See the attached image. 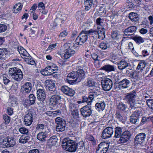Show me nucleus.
<instances>
[{"instance_id": "51", "label": "nucleus", "mask_w": 153, "mask_h": 153, "mask_svg": "<svg viewBox=\"0 0 153 153\" xmlns=\"http://www.w3.org/2000/svg\"><path fill=\"white\" fill-rule=\"evenodd\" d=\"M126 106L122 102H120L117 105V108L122 111H124L126 108Z\"/></svg>"}, {"instance_id": "30", "label": "nucleus", "mask_w": 153, "mask_h": 153, "mask_svg": "<svg viewBox=\"0 0 153 153\" xmlns=\"http://www.w3.org/2000/svg\"><path fill=\"white\" fill-rule=\"evenodd\" d=\"M95 82L93 79L88 78L83 83V85L88 87H93L94 85Z\"/></svg>"}, {"instance_id": "2", "label": "nucleus", "mask_w": 153, "mask_h": 153, "mask_svg": "<svg viewBox=\"0 0 153 153\" xmlns=\"http://www.w3.org/2000/svg\"><path fill=\"white\" fill-rule=\"evenodd\" d=\"M55 121L57 124L56 128L57 131H62L65 130L66 121L65 120L58 117L55 119Z\"/></svg>"}, {"instance_id": "35", "label": "nucleus", "mask_w": 153, "mask_h": 153, "mask_svg": "<svg viewBox=\"0 0 153 153\" xmlns=\"http://www.w3.org/2000/svg\"><path fill=\"white\" fill-rule=\"evenodd\" d=\"M132 39L136 43L138 44L143 43L144 42V39L143 38L137 35L132 36Z\"/></svg>"}, {"instance_id": "27", "label": "nucleus", "mask_w": 153, "mask_h": 153, "mask_svg": "<svg viewBox=\"0 0 153 153\" xmlns=\"http://www.w3.org/2000/svg\"><path fill=\"white\" fill-rule=\"evenodd\" d=\"M58 139L56 136H53L48 140V145L53 146L55 145L57 142Z\"/></svg>"}, {"instance_id": "52", "label": "nucleus", "mask_w": 153, "mask_h": 153, "mask_svg": "<svg viewBox=\"0 0 153 153\" xmlns=\"http://www.w3.org/2000/svg\"><path fill=\"white\" fill-rule=\"evenodd\" d=\"M131 75L132 76L131 77L137 80H138L141 78L140 76L139 75V73L138 72H133Z\"/></svg>"}, {"instance_id": "13", "label": "nucleus", "mask_w": 153, "mask_h": 153, "mask_svg": "<svg viewBox=\"0 0 153 153\" xmlns=\"http://www.w3.org/2000/svg\"><path fill=\"white\" fill-rule=\"evenodd\" d=\"M146 134L143 133L138 134L135 138V142L137 144H141L145 141Z\"/></svg>"}, {"instance_id": "14", "label": "nucleus", "mask_w": 153, "mask_h": 153, "mask_svg": "<svg viewBox=\"0 0 153 153\" xmlns=\"http://www.w3.org/2000/svg\"><path fill=\"white\" fill-rule=\"evenodd\" d=\"M21 91L24 94L29 93L32 89V85L30 82H27L22 86Z\"/></svg>"}, {"instance_id": "58", "label": "nucleus", "mask_w": 153, "mask_h": 153, "mask_svg": "<svg viewBox=\"0 0 153 153\" xmlns=\"http://www.w3.org/2000/svg\"><path fill=\"white\" fill-rule=\"evenodd\" d=\"M33 120L24 119V122L25 125L29 126L31 125L33 122Z\"/></svg>"}, {"instance_id": "61", "label": "nucleus", "mask_w": 153, "mask_h": 153, "mask_svg": "<svg viewBox=\"0 0 153 153\" xmlns=\"http://www.w3.org/2000/svg\"><path fill=\"white\" fill-rule=\"evenodd\" d=\"M146 103L148 106L153 109V99L148 100Z\"/></svg>"}, {"instance_id": "18", "label": "nucleus", "mask_w": 153, "mask_h": 153, "mask_svg": "<svg viewBox=\"0 0 153 153\" xmlns=\"http://www.w3.org/2000/svg\"><path fill=\"white\" fill-rule=\"evenodd\" d=\"M37 98L41 101L44 100L45 98L46 95L44 91L41 89H39L37 91Z\"/></svg>"}, {"instance_id": "28", "label": "nucleus", "mask_w": 153, "mask_h": 153, "mask_svg": "<svg viewBox=\"0 0 153 153\" xmlns=\"http://www.w3.org/2000/svg\"><path fill=\"white\" fill-rule=\"evenodd\" d=\"M47 133L46 132H41L39 133L37 136V139L41 141H45L47 137Z\"/></svg>"}, {"instance_id": "49", "label": "nucleus", "mask_w": 153, "mask_h": 153, "mask_svg": "<svg viewBox=\"0 0 153 153\" xmlns=\"http://www.w3.org/2000/svg\"><path fill=\"white\" fill-rule=\"evenodd\" d=\"M16 101L13 97H11L9 100V104L10 105L14 106L16 104Z\"/></svg>"}, {"instance_id": "46", "label": "nucleus", "mask_w": 153, "mask_h": 153, "mask_svg": "<svg viewBox=\"0 0 153 153\" xmlns=\"http://www.w3.org/2000/svg\"><path fill=\"white\" fill-rule=\"evenodd\" d=\"M77 72L76 71H73L68 74V77L72 79H77Z\"/></svg>"}, {"instance_id": "43", "label": "nucleus", "mask_w": 153, "mask_h": 153, "mask_svg": "<svg viewBox=\"0 0 153 153\" xmlns=\"http://www.w3.org/2000/svg\"><path fill=\"white\" fill-rule=\"evenodd\" d=\"M130 121L131 123L134 124L139 122V119L133 116L132 114L130 117Z\"/></svg>"}, {"instance_id": "63", "label": "nucleus", "mask_w": 153, "mask_h": 153, "mask_svg": "<svg viewBox=\"0 0 153 153\" xmlns=\"http://www.w3.org/2000/svg\"><path fill=\"white\" fill-rule=\"evenodd\" d=\"M84 145L83 141H81L77 144H76V147L79 149H82L84 148Z\"/></svg>"}, {"instance_id": "38", "label": "nucleus", "mask_w": 153, "mask_h": 153, "mask_svg": "<svg viewBox=\"0 0 153 153\" xmlns=\"http://www.w3.org/2000/svg\"><path fill=\"white\" fill-rule=\"evenodd\" d=\"M24 60L25 62L31 65H35L36 64L34 60L32 58L31 56L30 55L27 57L25 58Z\"/></svg>"}, {"instance_id": "59", "label": "nucleus", "mask_w": 153, "mask_h": 153, "mask_svg": "<svg viewBox=\"0 0 153 153\" xmlns=\"http://www.w3.org/2000/svg\"><path fill=\"white\" fill-rule=\"evenodd\" d=\"M88 34L93 35L94 34H97V30L94 29H91L90 30L86 31Z\"/></svg>"}, {"instance_id": "50", "label": "nucleus", "mask_w": 153, "mask_h": 153, "mask_svg": "<svg viewBox=\"0 0 153 153\" xmlns=\"http://www.w3.org/2000/svg\"><path fill=\"white\" fill-rule=\"evenodd\" d=\"M104 20L101 17L97 18L96 20V23L97 25L102 26L103 25V22Z\"/></svg>"}, {"instance_id": "24", "label": "nucleus", "mask_w": 153, "mask_h": 153, "mask_svg": "<svg viewBox=\"0 0 153 153\" xmlns=\"http://www.w3.org/2000/svg\"><path fill=\"white\" fill-rule=\"evenodd\" d=\"M61 97L58 95L52 96L50 98V103L51 104L55 105L57 104L58 101L60 100Z\"/></svg>"}, {"instance_id": "62", "label": "nucleus", "mask_w": 153, "mask_h": 153, "mask_svg": "<svg viewBox=\"0 0 153 153\" xmlns=\"http://www.w3.org/2000/svg\"><path fill=\"white\" fill-rule=\"evenodd\" d=\"M75 93L74 91L70 88H68V95L72 96Z\"/></svg>"}, {"instance_id": "15", "label": "nucleus", "mask_w": 153, "mask_h": 153, "mask_svg": "<svg viewBox=\"0 0 153 153\" xmlns=\"http://www.w3.org/2000/svg\"><path fill=\"white\" fill-rule=\"evenodd\" d=\"M136 97V93L135 91H133L126 94L125 97V99L127 102L135 100V98Z\"/></svg>"}, {"instance_id": "39", "label": "nucleus", "mask_w": 153, "mask_h": 153, "mask_svg": "<svg viewBox=\"0 0 153 153\" xmlns=\"http://www.w3.org/2000/svg\"><path fill=\"white\" fill-rule=\"evenodd\" d=\"M69 113L74 118L77 119L79 118V111L78 109L70 111Z\"/></svg>"}, {"instance_id": "45", "label": "nucleus", "mask_w": 153, "mask_h": 153, "mask_svg": "<svg viewBox=\"0 0 153 153\" xmlns=\"http://www.w3.org/2000/svg\"><path fill=\"white\" fill-rule=\"evenodd\" d=\"M123 136L125 137L128 141L130 139L131 134L129 131H125L123 132L121 134Z\"/></svg>"}, {"instance_id": "5", "label": "nucleus", "mask_w": 153, "mask_h": 153, "mask_svg": "<svg viewBox=\"0 0 153 153\" xmlns=\"http://www.w3.org/2000/svg\"><path fill=\"white\" fill-rule=\"evenodd\" d=\"M101 85L103 89L105 91H108L111 88L113 84L111 79L106 78L102 81Z\"/></svg>"}, {"instance_id": "55", "label": "nucleus", "mask_w": 153, "mask_h": 153, "mask_svg": "<svg viewBox=\"0 0 153 153\" xmlns=\"http://www.w3.org/2000/svg\"><path fill=\"white\" fill-rule=\"evenodd\" d=\"M62 146L63 149L67 150V138H65L62 140Z\"/></svg>"}, {"instance_id": "17", "label": "nucleus", "mask_w": 153, "mask_h": 153, "mask_svg": "<svg viewBox=\"0 0 153 153\" xmlns=\"http://www.w3.org/2000/svg\"><path fill=\"white\" fill-rule=\"evenodd\" d=\"M17 50L19 52L21 55V57L24 59L30 55L22 47H18Z\"/></svg>"}, {"instance_id": "48", "label": "nucleus", "mask_w": 153, "mask_h": 153, "mask_svg": "<svg viewBox=\"0 0 153 153\" xmlns=\"http://www.w3.org/2000/svg\"><path fill=\"white\" fill-rule=\"evenodd\" d=\"M29 100L30 105L33 104L35 102L36 97L33 94H31L29 96Z\"/></svg>"}, {"instance_id": "4", "label": "nucleus", "mask_w": 153, "mask_h": 153, "mask_svg": "<svg viewBox=\"0 0 153 153\" xmlns=\"http://www.w3.org/2000/svg\"><path fill=\"white\" fill-rule=\"evenodd\" d=\"M87 34L86 31H82L76 39V43L80 45L84 43L87 39Z\"/></svg>"}, {"instance_id": "23", "label": "nucleus", "mask_w": 153, "mask_h": 153, "mask_svg": "<svg viewBox=\"0 0 153 153\" xmlns=\"http://www.w3.org/2000/svg\"><path fill=\"white\" fill-rule=\"evenodd\" d=\"M105 104L104 102L100 101L95 105L96 109L99 111H102L105 109Z\"/></svg>"}, {"instance_id": "32", "label": "nucleus", "mask_w": 153, "mask_h": 153, "mask_svg": "<svg viewBox=\"0 0 153 153\" xmlns=\"http://www.w3.org/2000/svg\"><path fill=\"white\" fill-rule=\"evenodd\" d=\"M67 49H65L64 51H63L61 54V57L63 59V60H62L61 61L60 64L62 65H65V62L67 61Z\"/></svg>"}, {"instance_id": "31", "label": "nucleus", "mask_w": 153, "mask_h": 153, "mask_svg": "<svg viewBox=\"0 0 153 153\" xmlns=\"http://www.w3.org/2000/svg\"><path fill=\"white\" fill-rule=\"evenodd\" d=\"M128 17L132 22H136L139 19L138 15L135 13L132 12L129 14Z\"/></svg>"}, {"instance_id": "34", "label": "nucleus", "mask_w": 153, "mask_h": 153, "mask_svg": "<svg viewBox=\"0 0 153 153\" xmlns=\"http://www.w3.org/2000/svg\"><path fill=\"white\" fill-rule=\"evenodd\" d=\"M82 102H86L88 105H91L92 102V100L94 99L93 97H91L89 95L88 97L84 96L82 97Z\"/></svg>"}, {"instance_id": "3", "label": "nucleus", "mask_w": 153, "mask_h": 153, "mask_svg": "<svg viewBox=\"0 0 153 153\" xmlns=\"http://www.w3.org/2000/svg\"><path fill=\"white\" fill-rule=\"evenodd\" d=\"M45 83L47 89L49 91L51 94H56V89L53 81L48 79L45 81Z\"/></svg>"}, {"instance_id": "19", "label": "nucleus", "mask_w": 153, "mask_h": 153, "mask_svg": "<svg viewBox=\"0 0 153 153\" xmlns=\"http://www.w3.org/2000/svg\"><path fill=\"white\" fill-rule=\"evenodd\" d=\"M117 65L118 68L121 70L128 67L129 65V63H127L125 61L121 60L117 62Z\"/></svg>"}, {"instance_id": "36", "label": "nucleus", "mask_w": 153, "mask_h": 153, "mask_svg": "<svg viewBox=\"0 0 153 153\" xmlns=\"http://www.w3.org/2000/svg\"><path fill=\"white\" fill-rule=\"evenodd\" d=\"M111 36L113 39L117 40L120 37L121 35L118 31L115 30L111 32Z\"/></svg>"}, {"instance_id": "20", "label": "nucleus", "mask_w": 153, "mask_h": 153, "mask_svg": "<svg viewBox=\"0 0 153 153\" xmlns=\"http://www.w3.org/2000/svg\"><path fill=\"white\" fill-rule=\"evenodd\" d=\"M115 117L119 121L123 122L127 119V117L118 111H117L115 114Z\"/></svg>"}, {"instance_id": "29", "label": "nucleus", "mask_w": 153, "mask_h": 153, "mask_svg": "<svg viewBox=\"0 0 153 153\" xmlns=\"http://www.w3.org/2000/svg\"><path fill=\"white\" fill-rule=\"evenodd\" d=\"M8 52L6 48H0V59H5L8 54Z\"/></svg>"}, {"instance_id": "11", "label": "nucleus", "mask_w": 153, "mask_h": 153, "mask_svg": "<svg viewBox=\"0 0 153 153\" xmlns=\"http://www.w3.org/2000/svg\"><path fill=\"white\" fill-rule=\"evenodd\" d=\"M130 82L129 80L124 79L118 83V88L120 90H123L128 88L130 86Z\"/></svg>"}, {"instance_id": "21", "label": "nucleus", "mask_w": 153, "mask_h": 153, "mask_svg": "<svg viewBox=\"0 0 153 153\" xmlns=\"http://www.w3.org/2000/svg\"><path fill=\"white\" fill-rule=\"evenodd\" d=\"M137 28L135 26L129 27L123 31L124 34L125 35H131V34L135 32Z\"/></svg>"}, {"instance_id": "12", "label": "nucleus", "mask_w": 153, "mask_h": 153, "mask_svg": "<svg viewBox=\"0 0 153 153\" xmlns=\"http://www.w3.org/2000/svg\"><path fill=\"white\" fill-rule=\"evenodd\" d=\"M82 115L84 117L89 116L92 114V111L89 107L85 105L81 108L80 110Z\"/></svg>"}, {"instance_id": "60", "label": "nucleus", "mask_w": 153, "mask_h": 153, "mask_svg": "<svg viewBox=\"0 0 153 153\" xmlns=\"http://www.w3.org/2000/svg\"><path fill=\"white\" fill-rule=\"evenodd\" d=\"M7 26L4 24H0V33L5 31L7 29Z\"/></svg>"}, {"instance_id": "56", "label": "nucleus", "mask_w": 153, "mask_h": 153, "mask_svg": "<svg viewBox=\"0 0 153 153\" xmlns=\"http://www.w3.org/2000/svg\"><path fill=\"white\" fill-rule=\"evenodd\" d=\"M120 137V139L118 141V142L119 143H123L128 141V140L126 139L125 137H124L122 135Z\"/></svg>"}, {"instance_id": "54", "label": "nucleus", "mask_w": 153, "mask_h": 153, "mask_svg": "<svg viewBox=\"0 0 153 153\" xmlns=\"http://www.w3.org/2000/svg\"><path fill=\"white\" fill-rule=\"evenodd\" d=\"M3 118L4 120V123L6 124H8L10 120V118L7 114H4L3 116Z\"/></svg>"}, {"instance_id": "10", "label": "nucleus", "mask_w": 153, "mask_h": 153, "mask_svg": "<svg viewBox=\"0 0 153 153\" xmlns=\"http://www.w3.org/2000/svg\"><path fill=\"white\" fill-rule=\"evenodd\" d=\"M68 59L73 56L75 53V45L71 42H68Z\"/></svg>"}, {"instance_id": "22", "label": "nucleus", "mask_w": 153, "mask_h": 153, "mask_svg": "<svg viewBox=\"0 0 153 153\" xmlns=\"http://www.w3.org/2000/svg\"><path fill=\"white\" fill-rule=\"evenodd\" d=\"M105 29L104 27H97V35L98 38L103 39L105 37Z\"/></svg>"}, {"instance_id": "7", "label": "nucleus", "mask_w": 153, "mask_h": 153, "mask_svg": "<svg viewBox=\"0 0 153 153\" xmlns=\"http://www.w3.org/2000/svg\"><path fill=\"white\" fill-rule=\"evenodd\" d=\"M71 136H68V151L69 152H74L76 149V144L75 141L71 140Z\"/></svg>"}, {"instance_id": "53", "label": "nucleus", "mask_w": 153, "mask_h": 153, "mask_svg": "<svg viewBox=\"0 0 153 153\" xmlns=\"http://www.w3.org/2000/svg\"><path fill=\"white\" fill-rule=\"evenodd\" d=\"M19 131L22 134H27L28 133V130L25 127H22L20 128Z\"/></svg>"}, {"instance_id": "1", "label": "nucleus", "mask_w": 153, "mask_h": 153, "mask_svg": "<svg viewBox=\"0 0 153 153\" xmlns=\"http://www.w3.org/2000/svg\"><path fill=\"white\" fill-rule=\"evenodd\" d=\"M9 74L12 78L17 81H20L23 78V74L21 70L17 68H10Z\"/></svg>"}, {"instance_id": "42", "label": "nucleus", "mask_w": 153, "mask_h": 153, "mask_svg": "<svg viewBox=\"0 0 153 153\" xmlns=\"http://www.w3.org/2000/svg\"><path fill=\"white\" fill-rule=\"evenodd\" d=\"M132 114L133 116L139 119L140 117L142 115V111L141 109L139 108V109L136 110L134 111Z\"/></svg>"}, {"instance_id": "6", "label": "nucleus", "mask_w": 153, "mask_h": 153, "mask_svg": "<svg viewBox=\"0 0 153 153\" xmlns=\"http://www.w3.org/2000/svg\"><path fill=\"white\" fill-rule=\"evenodd\" d=\"M77 79L73 81L68 80V82L70 84H72L75 82H80L82 79H83L85 77V73L84 71L82 69H79L77 71Z\"/></svg>"}, {"instance_id": "8", "label": "nucleus", "mask_w": 153, "mask_h": 153, "mask_svg": "<svg viewBox=\"0 0 153 153\" xmlns=\"http://www.w3.org/2000/svg\"><path fill=\"white\" fill-rule=\"evenodd\" d=\"M114 131L112 128L108 127L105 129L102 132L101 137L105 139L111 137L113 134Z\"/></svg>"}, {"instance_id": "41", "label": "nucleus", "mask_w": 153, "mask_h": 153, "mask_svg": "<svg viewBox=\"0 0 153 153\" xmlns=\"http://www.w3.org/2000/svg\"><path fill=\"white\" fill-rule=\"evenodd\" d=\"M146 63L144 61H140L138 64L137 69L138 70H140L142 71L143 68H145L146 67Z\"/></svg>"}, {"instance_id": "33", "label": "nucleus", "mask_w": 153, "mask_h": 153, "mask_svg": "<svg viewBox=\"0 0 153 153\" xmlns=\"http://www.w3.org/2000/svg\"><path fill=\"white\" fill-rule=\"evenodd\" d=\"M93 0H85L84 5L86 11H88L91 8L93 4Z\"/></svg>"}, {"instance_id": "44", "label": "nucleus", "mask_w": 153, "mask_h": 153, "mask_svg": "<svg viewBox=\"0 0 153 153\" xmlns=\"http://www.w3.org/2000/svg\"><path fill=\"white\" fill-rule=\"evenodd\" d=\"M91 94H89L93 99H94L98 95H100V92L98 90H93L92 92H91Z\"/></svg>"}, {"instance_id": "37", "label": "nucleus", "mask_w": 153, "mask_h": 153, "mask_svg": "<svg viewBox=\"0 0 153 153\" xmlns=\"http://www.w3.org/2000/svg\"><path fill=\"white\" fill-rule=\"evenodd\" d=\"M30 138V137L29 136H25L22 135L19 140V142L21 143H25L27 142Z\"/></svg>"}, {"instance_id": "16", "label": "nucleus", "mask_w": 153, "mask_h": 153, "mask_svg": "<svg viewBox=\"0 0 153 153\" xmlns=\"http://www.w3.org/2000/svg\"><path fill=\"white\" fill-rule=\"evenodd\" d=\"M101 69L109 73L115 71V67L113 65H105L101 68Z\"/></svg>"}, {"instance_id": "9", "label": "nucleus", "mask_w": 153, "mask_h": 153, "mask_svg": "<svg viewBox=\"0 0 153 153\" xmlns=\"http://www.w3.org/2000/svg\"><path fill=\"white\" fill-rule=\"evenodd\" d=\"M15 143L14 138L11 137H6L2 142V144L5 146L4 147H13Z\"/></svg>"}, {"instance_id": "40", "label": "nucleus", "mask_w": 153, "mask_h": 153, "mask_svg": "<svg viewBox=\"0 0 153 153\" xmlns=\"http://www.w3.org/2000/svg\"><path fill=\"white\" fill-rule=\"evenodd\" d=\"M122 128L120 127H117L115 128V137L116 138H119L121 135Z\"/></svg>"}, {"instance_id": "47", "label": "nucleus", "mask_w": 153, "mask_h": 153, "mask_svg": "<svg viewBox=\"0 0 153 153\" xmlns=\"http://www.w3.org/2000/svg\"><path fill=\"white\" fill-rule=\"evenodd\" d=\"M77 105L72 102H70L69 106V112H70V111L75 110V109H77V108H76Z\"/></svg>"}, {"instance_id": "25", "label": "nucleus", "mask_w": 153, "mask_h": 153, "mask_svg": "<svg viewBox=\"0 0 153 153\" xmlns=\"http://www.w3.org/2000/svg\"><path fill=\"white\" fill-rule=\"evenodd\" d=\"M35 113L34 111L31 109L28 110L26 112L24 119L33 120V115Z\"/></svg>"}, {"instance_id": "57", "label": "nucleus", "mask_w": 153, "mask_h": 153, "mask_svg": "<svg viewBox=\"0 0 153 153\" xmlns=\"http://www.w3.org/2000/svg\"><path fill=\"white\" fill-rule=\"evenodd\" d=\"M128 102L129 105V108H130L131 109H133L136 108V103L135 100L133 101H128Z\"/></svg>"}, {"instance_id": "26", "label": "nucleus", "mask_w": 153, "mask_h": 153, "mask_svg": "<svg viewBox=\"0 0 153 153\" xmlns=\"http://www.w3.org/2000/svg\"><path fill=\"white\" fill-rule=\"evenodd\" d=\"M109 145L108 143H101L99 144V148H101L103 153H106L109 149Z\"/></svg>"}, {"instance_id": "64", "label": "nucleus", "mask_w": 153, "mask_h": 153, "mask_svg": "<svg viewBox=\"0 0 153 153\" xmlns=\"http://www.w3.org/2000/svg\"><path fill=\"white\" fill-rule=\"evenodd\" d=\"M99 46L100 48L104 50L108 48L107 44L104 42L101 43L100 44Z\"/></svg>"}]
</instances>
